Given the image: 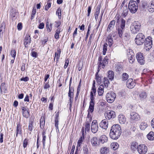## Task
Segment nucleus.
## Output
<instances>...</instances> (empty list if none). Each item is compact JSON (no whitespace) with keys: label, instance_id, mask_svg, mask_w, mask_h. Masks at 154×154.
Here are the masks:
<instances>
[{"label":"nucleus","instance_id":"5fc2aeb1","mask_svg":"<svg viewBox=\"0 0 154 154\" xmlns=\"http://www.w3.org/2000/svg\"><path fill=\"white\" fill-rule=\"evenodd\" d=\"M100 7L98 6L96 8V11L95 14V16H98L100 14Z\"/></svg>","mask_w":154,"mask_h":154},{"label":"nucleus","instance_id":"49530a36","mask_svg":"<svg viewBox=\"0 0 154 154\" xmlns=\"http://www.w3.org/2000/svg\"><path fill=\"white\" fill-rule=\"evenodd\" d=\"M107 46L108 44L107 43H104V45H103V55H105L106 54L107 51Z\"/></svg>","mask_w":154,"mask_h":154},{"label":"nucleus","instance_id":"8fccbe9b","mask_svg":"<svg viewBox=\"0 0 154 154\" xmlns=\"http://www.w3.org/2000/svg\"><path fill=\"white\" fill-rule=\"evenodd\" d=\"M61 9L59 8L57 9L56 12V14L58 16L59 19L61 18Z\"/></svg>","mask_w":154,"mask_h":154},{"label":"nucleus","instance_id":"ddd939ff","mask_svg":"<svg viewBox=\"0 0 154 154\" xmlns=\"http://www.w3.org/2000/svg\"><path fill=\"white\" fill-rule=\"evenodd\" d=\"M135 82L131 79H129L127 82L126 85L127 87L130 89L133 88L135 86Z\"/></svg>","mask_w":154,"mask_h":154},{"label":"nucleus","instance_id":"473e14b6","mask_svg":"<svg viewBox=\"0 0 154 154\" xmlns=\"http://www.w3.org/2000/svg\"><path fill=\"white\" fill-rule=\"evenodd\" d=\"M115 70L116 71L120 73L122 70V66L121 65H117L115 67Z\"/></svg>","mask_w":154,"mask_h":154},{"label":"nucleus","instance_id":"6e6552de","mask_svg":"<svg viewBox=\"0 0 154 154\" xmlns=\"http://www.w3.org/2000/svg\"><path fill=\"white\" fill-rule=\"evenodd\" d=\"M147 151V147L145 144H141L139 145L137 151L140 154H145Z\"/></svg>","mask_w":154,"mask_h":154},{"label":"nucleus","instance_id":"c9c22d12","mask_svg":"<svg viewBox=\"0 0 154 154\" xmlns=\"http://www.w3.org/2000/svg\"><path fill=\"white\" fill-rule=\"evenodd\" d=\"M147 123L145 122H142L140 125V128L142 130H144L147 127Z\"/></svg>","mask_w":154,"mask_h":154},{"label":"nucleus","instance_id":"4c0bfd02","mask_svg":"<svg viewBox=\"0 0 154 154\" xmlns=\"http://www.w3.org/2000/svg\"><path fill=\"white\" fill-rule=\"evenodd\" d=\"M129 77V75L128 74L126 73H123L122 75V80L123 81H126L128 79Z\"/></svg>","mask_w":154,"mask_h":154},{"label":"nucleus","instance_id":"bf43d9fd","mask_svg":"<svg viewBox=\"0 0 154 154\" xmlns=\"http://www.w3.org/2000/svg\"><path fill=\"white\" fill-rule=\"evenodd\" d=\"M16 52L14 50H11V56L14 58V59L16 55Z\"/></svg>","mask_w":154,"mask_h":154},{"label":"nucleus","instance_id":"2eb2a0df","mask_svg":"<svg viewBox=\"0 0 154 154\" xmlns=\"http://www.w3.org/2000/svg\"><path fill=\"white\" fill-rule=\"evenodd\" d=\"M31 38L30 35L26 34L24 40V43L26 47H27L31 42Z\"/></svg>","mask_w":154,"mask_h":154},{"label":"nucleus","instance_id":"a878e982","mask_svg":"<svg viewBox=\"0 0 154 154\" xmlns=\"http://www.w3.org/2000/svg\"><path fill=\"white\" fill-rule=\"evenodd\" d=\"M114 72L112 70H109L108 72L107 77L109 79L110 81H112L114 79Z\"/></svg>","mask_w":154,"mask_h":154},{"label":"nucleus","instance_id":"774afa93","mask_svg":"<svg viewBox=\"0 0 154 154\" xmlns=\"http://www.w3.org/2000/svg\"><path fill=\"white\" fill-rule=\"evenodd\" d=\"M31 56L33 57L36 58L37 57L38 54L35 51H32L31 53Z\"/></svg>","mask_w":154,"mask_h":154},{"label":"nucleus","instance_id":"cd10ccee","mask_svg":"<svg viewBox=\"0 0 154 154\" xmlns=\"http://www.w3.org/2000/svg\"><path fill=\"white\" fill-rule=\"evenodd\" d=\"M34 122V120L33 119H30L29 121V124L28 125V130L32 131L33 130V123Z\"/></svg>","mask_w":154,"mask_h":154},{"label":"nucleus","instance_id":"37998d69","mask_svg":"<svg viewBox=\"0 0 154 154\" xmlns=\"http://www.w3.org/2000/svg\"><path fill=\"white\" fill-rule=\"evenodd\" d=\"M47 30L48 32H50L52 29V24L51 23L49 25H48V22H47L46 23Z\"/></svg>","mask_w":154,"mask_h":154},{"label":"nucleus","instance_id":"5701e85b","mask_svg":"<svg viewBox=\"0 0 154 154\" xmlns=\"http://www.w3.org/2000/svg\"><path fill=\"white\" fill-rule=\"evenodd\" d=\"M118 120L120 123L124 124L125 123L126 120L125 116L123 115L120 114L118 116Z\"/></svg>","mask_w":154,"mask_h":154},{"label":"nucleus","instance_id":"680f3d73","mask_svg":"<svg viewBox=\"0 0 154 154\" xmlns=\"http://www.w3.org/2000/svg\"><path fill=\"white\" fill-rule=\"evenodd\" d=\"M55 127H56V130L58 129V119H55Z\"/></svg>","mask_w":154,"mask_h":154},{"label":"nucleus","instance_id":"c85d7f7f","mask_svg":"<svg viewBox=\"0 0 154 154\" xmlns=\"http://www.w3.org/2000/svg\"><path fill=\"white\" fill-rule=\"evenodd\" d=\"M110 147L111 149L114 150H116L119 147V144L116 142H113L111 143Z\"/></svg>","mask_w":154,"mask_h":154},{"label":"nucleus","instance_id":"a18cd8bd","mask_svg":"<svg viewBox=\"0 0 154 154\" xmlns=\"http://www.w3.org/2000/svg\"><path fill=\"white\" fill-rule=\"evenodd\" d=\"M45 131H43L42 132V142L43 143V146L44 148H45V141L46 137L45 135Z\"/></svg>","mask_w":154,"mask_h":154},{"label":"nucleus","instance_id":"393cba45","mask_svg":"<svg viewBox=\"0 0 154 154\" xmlns=\"http://www.w3.org/2000/svg\"><path fill=\"white\" fill-rule=\"evenodd\" d=\"M99 140L100 143V142L103 144L107 141L108 138L106 135H103L100 137Z\"/></svg>","mask_w":154,"mask_h":154},{"label":"nucleus","instance_id":"aec40b11","mask_svg":"<svg viewBox=\"0 0 154 154\" xmlns=\"http://www.w3.org/2000/svg\"><path fill=\"white\" fill-rule=\"evenodd\" d=\"M116 23V20H113L111 21L107 28V32H110L111 30L114 27Z\"/></svg>","mask_w":154,"mask_h":154},{"label":"nucleus","instance_id":"c03bdc74","mask_svg":"<svg viewBox=\"0 0 154 154\" xmlns=\"http://www.w3.org/2000/svg\"><path fill=\"white\" fill-rule=\"evenodd\" d=\"M108 60L106 58V57H105L103 59V61L102 62V68H104L105 67V65L106 64H107L108 63Z\"/></svg>","mask_w":154,"mask_h":154},{"label":"nucleus","instance_id":"a19ab883","mask_svg":"<svg viewBox=\"0 0 154 154\" xmlns=\"http://www.w3.org/2000/svg\"><path fill=\"white\" fill-rule=\"evenodd\" d=\"M60 30L61 29L59 28L56 31V33L54 35L55 38L56 39H58L59 38V34L61 32Z\"/></svg>","mask_w":154,"mask_h":154},{"label":"nucleus","instance_id":"e433bc0d","mask_svg":"<svg viewBox=\"0 0 154 154\" xmlns=\"http://www.w3.org/2000/svg\"><path fill=\"white\" fill-rule=\"evenodd\" d=\"M22 114L23 116L26 118H28L30 116V112L29 110L22 112Z\"/></svg>","mask_w":154,"mask_h":154},{"label":"nucleus","instance_id":"b1692460","mask_svg":"<svg viewBox=\"0 0 154 154\" xmlns=\"http://www.w3.org/2000/svg\"><path fill=\"white\" fill-rule=\"evenodd\" d=\"M139 147L137 143L135 142H133L131 143V148L132 151H135L137 149H138Z\"/></svg>","mask_w":154,"mask_h":154},{"label":"nucleus","instance_id":"338daca9","mask_svg":"<svg viewBox=\"0 0 154 154\" xmlns=\"http://www.w3.org/2000/svg\"><path fill=\"white\" fill-rule=\"evenodd\" d=\"M29 80V78L28 77L26 76L25 77H22L20 79V80L21 81H24L27 82Z\"/></svg>","mask_w":154,"mask_h":154},{"label":"nucleus","instance_id":"dca6fc26","mask_svg":"<svg viewBox=\"0 0 154 154\" xmlns=\"http://www.w3.org/2000/svg\"><path fill=\"white\" fill-rule=\"evenodd\" d=\"M92 120L91 117H88L85 123V131H88L90 130V124Z\"/></svg>","mask_w":154,"mask_h":154},{"label":"nucleus","instance_id":"58836bf2","mask_svg":"<svg viewBox=\"0 0 154 154\" xmlns=\"http://www.w3.org/2000/svg\"><path fill=\"white\" fill-rule=\"evenodd\" d=\"M16 132L20 134H22L21 126L20 124H18L17 125Z\"/></svg>","mask_w":154,"mask_h":154},{"label":"nucleus","instance_id":"9d476101","mask_svg":"<svg viewBox=\"0 0 154 154\" xmlns=\"http://www.w3.org/2000/svg\"><path fill=\"white\" fill-rule=\"evenodd\" d=\"M98 128V126L97 120H94L91 123V131L94 133H95L97 132Z\"/></svg>","mask_w":154,"mask_h":154},{"label":"nucleus","instance_id":"7c9ffc66","mask_svg":"<svg viewBox=\"0 0 154 154\" xmlns=\"http://www.w3.org/2000/svg\"><path fill=\"white\" fill-rule=\"evenodd\" d=\"M147 137L149 140H154V133L152 131H150L147 135Z\"/></svg>","mask_w":154,"mask_h":154},{"label":"nucleus","instance_id":"052dcab7","mask_svg":"<svg viewBox=\"0 0 154 154\" xmlns=\"http://www.w3.org/2000/svg\"><path fill=\"white\" fill-rule=\"evenodd\" d=\"M45 124V121L44 120V119H42H42H41V121L40 122V126L41 128H43L44 127V125Z\"/></svg>","mask_w":154,"mask_h":154},{"label":"nucleus","instance_id":"4468645a","mask_svg":"<svg viewBox=\"0 0 154 154\" xmlns=\"http://www.w3.org/2000/svg\"><path fill=\"white\" fill-rule=\"evenodd\" d=\"M91 142L93 146H97L100 145L99 139L97 137H93L91 140Z\"/></svg>","mask_w":154,"mask_h":154},{"label":"nucleus","instance_id":"bb28decb","mask_svg":"<svg viewBox=\"0 0 154 154\" xmlns=\"http://www.w3.org/2000/svg\"><path fill=\"white\" fill-rule=\"evenodd\" d=\"M109 152V148L106 147L101 148L100 149L101 154H107Z\"/></svg>","mask_w":154,"mask_h":154},{"label":"nucleus","instance_id":"e2e57ef3","mask_svg":"<svg viewBox=\"0 0 154 154\" xmlns=\"http://www.w3.org/2000/svg\"><path fill=\"white\" fill-rule=\"evenodd\" d=\"M51 7V3H48L45 8V10L46 11H48V9Z\"/></svg>","mask_w":154,"mask_h":154},{"label":"nucleus","instance_id":"4be33fe9","mask_svg":"<svg viewBox=\"0 0 154 154\" xmlns=\"http://www.w3.org/2000/svg\"><path fill=\"white\" fill-rule=\"evenodd\" d=\"M94 102H90L88 110V116L89 113H92L93 112L94 109Z\"/></svg>","mask_w":154,"mask_h":154},{"label":"nucleus","instance_id":"72a5a7b5","mask_svg":"<svg viewBox=\"0 0 154 154\" xmlns=\"http://www.w3.org/2000/svg\"><path fill=\"white\" fill-rule=\"evenodd\" d=\"M74 88L72 87H69V91L68 93L69 97H73L74 95Z\"/></svg>","mask_w":154,"mask_h":154},{"label":"nucleus","instance_id":"f257e3e1","mask_svg":"<svg viewBox=\"0 0 154 154\" xmlns=\"http://www.w3.org/2000/svg\"><path fill=\"white\" fill-rule=\"evenodd\" d=\"M116 20V25H119L117 28V31L119 36L121 37L125 29L126 21L123 18H121L119 15H116L115 17Z\"/></svg>","mask_w":154,"mask_h":154},{"label":"nucleus","instance_id":"3c124183","mask_svg":"<svg viewBox=\"0 0 154 154\" xmlns=\"http://www.w3.org/2000/svg\"><path fill=\"white\" fill-rule=\"evenodd\" d=\"M128 57L129 62L131 63H132L134 60V58L133 57V54L130 56L128 55Z\"/></svg>","mask_w":154,"mask_h":154},{"label":"nucleus","instance_id":"c756f323","mask_svg":"<svg viewBox=\"0 0 154 154\" xmlns=\"http://www.w3.org/2000/svg\"><path fill=\"white\" fill-rule=\"evenodd\" d=\"M109 46L110 47L113 44V40L112 35L110 34L107 37Z\"/></svg>","mask_w":154,"mask_h":154},{"label":"nucleus","instance_id":"f03ea898","mask_svg":"<svg viewBox=\"0 0 154 154\" xmlns=\"http://www.w3.org/2000/svg\"><path fill=\"white\" fill-rule=\"evenodd\" d=\"M121 134V129L119 124L113 125L110 130L109 135L112 139L116 140L118 139Z\"/></svg>","mask_w":154,"mask_h":154},{"label":"nucleus","instance_id":"864d4df0","mask_svg":"<svg viewBox=\"0 0 154 154\" xmlns=\"http://www.w3.org/2000/svg\"><path fill=\"white\" fill-rule=\"evenodd\" d=\"M16 15V10L14 9H12L11 11V13H10V15L12 17H14Z\"/></svg>","mask_w":154,"mask_h":154},{"label":"nucleus","instance_id":"2f4dec72","mask_svg":"<svg viewBox=\"0 0 154 154\" xmlns=\"http://www.w3.org/2000/svg\"><path fill=\"white\" fill-rule=\"evenodd\" d=\"M97 91L99 95L101 96L102 95L104 92L103 86V85H100L98 88Z\"/></svg>","mask_w":154,"mask_h":154},{"label":"nucleus","instance_id":"603ef678","mask_svg":"<svg viewBox=\"0 0 154 154\" xmlns=\"http://www.w3.org/2000/svg\"><path fill=\"white\" fill-rule=\"evenodd\" d=\"M142 8H143V10L144 9L147 8L148 5L147 4V2H143L142 3Z\"/></svg>","mask_w":154,"mask_h":154},{"label":"nucleus","instance_id":"f3484780","mask_svg":"<svg viewBox=\"0 0 154 154\" xmlns=\"http://www.w3.org/2000/svg\"><path fill=\"white\" fill-rule=\"evenodd\" d=\"M139 99L140 100L143 101L147 97V94L144 91H142L139 92Z\"/></svg>","mask_w":154,"mask_h":154},{"label":"nucleus","instance_id":"0eeeda50","mask_svg":"<svg viewBox=\"0 0 154 154\" xmlns=\"http://www.w3.org/2000/svg\"><path fill=\"white\" fill-rule=\"evenodd\" d=\"M144 43V48H147L146 50L149 51L152 46V38L150 36H148L146 38Z\"/></svg>","mask_w":154,"mask_h":154},{"label":"nucleus","instance_id":"a211bd4d","mask_svg":"<svg viewBox=\"0 0 154 154\" xmlns=\"http://www.w3.org/2000/svg\"><path fill=\"white\" fill-rule=\"evenodd\" d=\"M131 119V120L137 121L140 119V116L137 113L132 112L130 114Z\"/></svg>","mask_w":154,"mask_h":154},{"label":"nucleus","instance_id":"423d86ee","mask_svg":"<svg viewBox=\"0 0 154 154\" xmlns=\"http://www.w3.org/2000/svg\"><path fill=\"white\" fill-rule=\"evenodd\" d=\"M116 97V94L113 92L108 93L106 96L107 102L109 103H111L114 102Z\"/></svg>","mask_w":154,"mask_h":154},{"label":"nucleus","instance_id":"0e129e2a","mask_svg":"<svg viewBox=\"0 0 154 154\" xmlns=\"http://www.w3.org/2000/svg\"><path fill=\"white\" fill-rule=\"evenodd\" d=\"M69 60L68 59H66L65 61V65L64 66V68L65 69H66L67 67L69 64Z\"/></svg>","mask_w":154,"mask_h":154},{"label":"nucleus","instance_id":"39448f33","mask_svg":"<svg viewBox=\"0 0 154 154\" xmlns=\"http://www.w3.org/2000/svg\"><path fill=\"white\" fill-rule=\"evenodd\" d=\"M137 3H138L137 2L133 0H131L129 2L128 8L130 12L132 13H134L137 11L138 9Z\"/></svg>","mask_w":154,"mask_h":154},{"label":"nucleus","instance_id":"69168bd1","mask_svg":"<svg viewBox=\"0 0 154 154\" xmlns=\"http://www.w3.org/2000/svg\"><path fill=\"white\" fill-rule=\"evenodd\" d=\"M17 28L18 30H20L22 28V24L21 23H19L17 26Z\"/></svg>","mask_w":154,"mask_h":154},{"label":"nucleus","instance_id":"de8ad7c7","mask_svg":"<svg viewBox=\"0 0 154 154\" xmlns=\"http://www.w3.org/2000/svg\"><path fill=\"white\" fill-rule=\"evenodd\" d=\"M103 82L104 86L106 87H107L108 86L109 84V80L106 78H104L103 79Z\"/></svg>","mask_w":154,"mask_h":154},{"label":"nucleus","instance_id":"412c9836","mask_svg":"<svg viewBox=\"0 0 154 154\" xmlns=\"http://www.w3.org/2000/svg\"><path fill=\"white\" fill-rule=\"evenodd\" d=\"M147 10L151 12H154V2L152 1L148 4L147 7Z\"/></svg>","mask_w":154,"mask_h":154},{"label":"nucleus","instance_id":"9b49d317","mask_svg":"<svg viewBox=\"0 0 154 154\" xmlns=\"http://www.w3.org/2000/svg\"><path fill=\"white\" fill-rule=\"evenodd\" d=\"M136 57L138 62L141 65H143L145 63L144 58L143 56L142 53L141 52L137 53L136 54Z\"/></svg>","mask_w":154,"mask_h":154},{"label":"nucleus","instance_id":"09e8293b","mask_svg":"<svg viewBox=\"0 0 154 154\" xmlns=\"http://www.w3.org/2000/svg\"><path fill=\"white\" fill-rule=\"evenodd\" d=\"M36 13V9L35 8H33L32 12L31 19L32 20L34 17V16L35 15Z\"/></svg>","mask_w":154,"mask_h":154},{"label":"nucleus","instance_id":"7ed1b4c3","mask_svg":"<svg viewBox=\"0 0 154 154\" xmlns=\"http://www.w3.org/2000/svg\"><path fill=\"white\" fill-rule=\"evenodd\" d=\"M140 23L137 22H134L131 24L130 26V30L133 34H137L140 29Z\"/></svg>","mask_w":154,"mask_h":154},{"label":"nucleus","instance_id":"1a4fd4ad","mask_svg":"<svg viewBox=\"0 0 154 154\" xmlns=\"http://www.w3.org/2000/svg\"><path fill=\"white\" fill-rule=\"evenodd\" d=\"M105 115L106 119L108 120L112 119L116 116L115 112L112 110H108Z\"/></svg>","mask_w":154,"mask_h":154},{"label":"nucleus","instance_id":"79ce46f5","mask_svg":"<svg viewBox=\"0 0 154 154\" xmlns=\"http://www.w3.org/2000/svg\"><path fill=\"white\" fill-rule=\"evenodd\" d=\"M99 71V70L98 71V72L95 74V79L98 83H100V82L101 81V78L98 75V72Z\"/></svg>","mask_w":154,"mask_h":154},{"label":"nucleus","instance_id":"6e6d98bb","mask_svg":"<svg viewBox=\"0 0 154 154\" xmlns=\"http://www.w3.org/2000/svg\"><path fill=\"white\" fill-rule=\"evenodd\" d=\"M28 140L26 138L24 140H23V147L24 148H25L26 147V146L28 144Z\"/></svg>","mask_w":154,"mask_h":154},{"label":"nucleus","instance_id":"20e7f679","mask_svg":"<svg viewBox=\"0 0 154 154\" xmlns=\"http://www.w3.org/2000/svg\"><path fill=\"white\" fill-rule=\"evenodd\" d=\"M145 39V36L143 34L139 33L136 35L135 41L137 45H141L144 42Z\"/></svg>","mask_w":154,"mask_h":154},{"label":"nucleus","instance_id":"f8f14e48","mask_svg":"<svg viewBox=\"0 0 154 154\" xmlns=\"http://www.w3.org/2000/svg\"><path fill=\"white\" fill-rule=\"evenodd\" d=\"M128 8L127 6H125L120 9V11L122 12V16L125 17L128 15Z\"/></svg>","mask_w":154,"mask_h":154},{"label":"nucleus","instance_id":"13d9d810","mask_svg":"<svg viewBox=\"0 0 154 154\" xmlns=\"http://www.w3.org/2000/svg\"><path fill=\"white\" fill-rule=\"evenodd\" d=\"M102 57L100 56L98 58V61L99 62H98V68H99L100 66L102 64Z\"/></svg>","mask_w":154,"mask_h":154},{"label":"nucleus","instance_id":"4d7b16f0","mask_svg":"<svg viewBox=\"0 0 154 154\" xmlns=\"http://www.w3.org/2000/svg\"><path fill=\"white\" fill-rule=\"evenodd\" d=\"M95 96L94 94H93L92 92H90V99L91 101L90 102H94L95 98L94 96Z\"/></svg>","mask_w":154,"mask_h":154},{"label":"nucleus","instance_id":"6ab92c4d","mask_svg":"<svg viewBox=\"0 0 154 154\" xmlns=\"http://www.w3.org/2000/svg\"><path fill=\"white\" fill-rule=\"evenodd\" d=\"M108 122L107 120L106 119L102 120L99 124L100 127L104 129H106L108 127Z\"/></svg>","mask_w":154,"mask_h":154},{"label":"nucleus","instance_id":"ea45409f","mask_svg":"<svg viewBox=\"0 0 154 154\" xmlns=\"http://www.w3.org/2000/svg\"><path fill=\"white\" fill-rule=\"evenodd\" d=\"M83 154H90L87 145L84 146L83 148Z\"/></svg>","mask_w":154,"mask_h":154},{"label":"nucleus","instance_id":"f704fd0d","mask_svg":"<svg viewBox=\"0 0 154 154\" xmlns=\"http://www.w3.org/2000/svg\"><path fill=\"white\" fill-rule=\"evenodd\" d=\"M60 53L61 51L60 49L59 48L58 49L57 51L55 53L54 60H55V57H56V60L58 61L60 56Z\"/></svg>","mask_w":154,"mask_h":154}]
</instances>
